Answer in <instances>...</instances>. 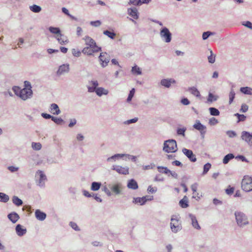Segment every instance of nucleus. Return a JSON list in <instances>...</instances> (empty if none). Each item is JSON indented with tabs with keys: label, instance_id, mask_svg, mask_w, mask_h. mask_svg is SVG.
<instances>
[{
	"label": "nucleus",
	"instance_id": "f257e3e1",
	"mask_svg": "<svg viewBox=\"0 0 252 252\" xmlns=\"http://www.w3.org/2000/svg\"><path fill=\"white\" fill-rule=\"evenodd\" d=\"M25 88L21 89L19 87L14 86L12 90L15 94L20 97L22 99L25 100L31 97L32 94V87L30 82L25 81L24 82Z\"/></svg>",
	"mask_w": 252,
	"mask_h": 252
},
{
	"label": "nucleus",
	"instance_id": "f03ea898",
	"mask_svg": "<svg viewBox=\"0 0 252 252\" xmlns=\"http://www.w3.org/2000/svg\"><path fill=\"white\" fill-rule=\"evenodd\" d=\"M178 150L177 143L173 139L168 140L164 142L163 150L166 153H175Z\"/></svg>",
	"mask_w": 252,
	"mask_h": 252
},
{
	"label": "nucleus",
	"instance_id": "7ed1b4c3",
	"mask_svg": "<svg viewBox=\"0 0 252 252\" xmlns=\"http://www.w3.org/2000/svg\"><path fill=\"white\" fill-rule=\"evenodd\" d=\"M170 227L172 232H177L181 230L182 225L179 215H173L171 219Z\"/></svg>",
	"mask_w": 252,
	"mask_h": 252
},
{
	"label": "nucleus",
	"instance_id": "20e7f679",
	"mask_svg": "<svg viewBox=\"0 0 252 252\" xmlns=\"http://www.w3.org/2000/svg\"><path fill=\"white\" fill-rule=\"evenodd\" d=\"M241 187L246 192L252 190V178L249 176H245L242 181Z\"/></svg>",
	"mask_w": 252,
	"mask_h": 252
},
{
	"label": "nucleus",
	"instance_id": "39448f33",
	"mask_svg": "<svg viewBox=\"0 0 252 252\" xmlns=\"http://www.w3.org/2000/svg\"><path fill=\"white\" fill-rule=\"evenodd\" d=\"M235 216L237 224L239 226H242L248 223L247 218L244 213L237 212H235Z\"/></svg>",
	"mask_w": 252,
	"mask_h": 252
},
{
	"label": "nucleus",
	"instance_id": "423d86ee",
	"mask_svg": "<svg viewBox=\"0 0 252 252\" xmlns=\"http://www.w3.org/2000/svg\"><path fill=\"white\" fill-rule=\"evenodd\" d=\"M160 36L162 40L167 43L170 42L172 39L171 33L166 27H164L161 29Z\"/></svg>",
	"mask_w": 252,
	"mask_h": 252
},
{
	"label": "nucleus",
	"instance_id": "0eeeda50",
	"mask_svg": "<svg viewBox=\"0 0 252 252\" xmlns=\"http://www.w3.org/2000/svg\"><path fill=\"white\" fill-rule=\"evenodd\" d=\"M193 127L196 130L200 131L202 137H204V134L206 133V127L203 125L199 120H196L195 123L193 125Z\"/></svg>",
	"mask_w": 252,
	"mask_h": 252
},
{
	"label": "nucleus",
	"instance_id": "6e6552de",
	"mask_svg": "<svg viewBox=\"0 0 252 252\" xmlns=\"http://www.w3.org/2000/svg\"><path fill=\"white\" fill-rule=\"evenodd\" d=\"M241 138L249 145H252V134L247 131H244L242 132Z\"/></svg>",
	"mask_w": 252,
	"mask_h": 252
},
{
	"label": "nucleus",
	"instance_id": "1a4fd4ad",
	"mask_svg": "<svg viewBox=\"0 0 252 252\" xmlns=\"http://www.w3.org/2000/svg\"><path fill=\"white\" fill-rule=\"evenodd\" d=\"M183 153L189 158V159L192 162H195L196 161V158L195 155L193 154L191 150L184 148L182 150Z\"/></svg>",
	"mask_w": 252,
	"mask_h": 252
},
{
	"label": "nucleus",
	"instance_id": "9d476101",
	"mask_svg": "<svg viewBox=\"0 0 252 252\" xmlns=\"http://www.w3.org/2000/svg\"><path fill=\"white\" fill-rule=\"evenodd\" d=\"M113 170H116L120 174L126 175L128 174V168L127 167H124L119 165L113 166Z\"/></svg>",
	"mask_w": 252,
	"mask_h": 252
},
{
	"label": "nucleus",
	"instance_id": "9b49d317",
	"mask_svg": "<svg viewBox=\"0 0 252 252\" xmlns=\"http://www.w3.org/2000/svg\"><path fill=\"white\" fill-rule=\"evenodd\" d=\"M127 13L129 15L134 19H137L139 17V13L136 7L128 8Z\"/></svg>",
	"mask_w": 252,
	"mask_h": 252
},
{
	"label": "nucleus",
	"instance_id": "f8f14e48",
	"mask_svg": "<svg viewBox=\"0 0 252 252\" xmlns=\"http://www.w3.org/2000/svg\"><path fill=\"white\" fill-rule=\"evenodd\" d=\"M99 59L102 63H109L110 60V55L106 52L100 53Z\"/></svg>",
	"mask_w": 252,
	"mask_h": 252
},
{
	"label": "nucleus",
	"instance_id": "ddd939ff",
	"mask_svg": "<svg viewBox=\"0 0 252 252\" xmlns=\"http://www.w3.org/2000/svg\"><path fill=\"white\" fill-rule=\"evenodd\" d=\"M83 40H85L86 44L91 48H93V47L95 46L96 43L95 41L89 36H85L83 38Z\"/></svg>",
	"mask_w": 252,
	"mask_h": 252
},
{
	"label": "nucleus",
	"instance_id": "4468645a",
	"mask_svg": "<svg viewBox=\"0 0 252 252\" xmlns=\"http://www.w3.org/2000/svg\"><path fill=\"white\" fill-rule=\"evenodd\" d=\"M147 197V196L134 198L133 202L135 204H139L140 205H142L145 204L147 200L152 199V198L148 199Z\"/></svg>",
	"mask_w": 252,
	"mask_h": 252
},
{
	"label": "nucleus",
	"instance_id": "2eb2a0df",
	"mask_svg": "<svg viewBox=\"0 0 252 252\" xmlns=\"http://www.w3.org/2000/svg\"><path fill=\"white\" fill-rule=\"evenodd\" d=\"M48 30L51 33L55 34L56 36H63L59 28L51 26L49 27Z\"/></svg>",
	"mask_w": 252,
	"mask_h": 252
},
{
	"label": "nucleus",
	"instance_id": "dca6fc26",
	"mask_svg": "<svg viewBox=\"0 0 252 252\" xmlns=\"http://www.w3.org/2000/svg\"><path fill=\"white\" fill-rule=\"evenodd\" d=\"M35 216L36 218L39 220H43L46 217V214L38 209L35 211Z\"/></svg>",
	"mask_w": 252,
	"mask_h": 252
},
{
	"label": "nucleus",
	"instance_id": "f3484780",
	"mask_svg": "<svg viewBox=\"0 0 252 252\" xmlns=\"http://www.w3.org/2000/svg\"><path fill=\"white\" fill-rule=\"evenodd\" d=\"M16 231L18 236H22L26 233L27 230L21 224H18L16 227Z\"/></svg>",
	"mask_w": 252,
	"mask_h": 252
},
{
	"label": "nucleus",
	"instance_id": "a211bd4d",
	"mask_svg": "<svg viewBox=\"0 0 252 252\" xmlns=\"http://www.w3.org/2000/svg\"><path fill=\"white\" fill-rule=\"evenodd\" d=\"M191 190L193 191V197L196 198V199H200V197L202 196L201 194L197 192V184H194L191 186Z\"/></svg>",
	"mask_w": 252,
	"mask_h": 252
},
{
	"label": "nucleus",
	"instance_id": "6ab92c4d",
	"mask_svg": "<svg viewBox=\"0 0 252 252\" xmlns=\"http://www.w3.org/2000/svg\"><path fill=\"white\" fill-rule=\"evenodd\" d=\"M50 112L54 115H58L61 112L58 105L55 103L51 105Z\"/></svg>",
	"mask_w": 252,
	"mask_h": 252
},
{
	"label": "nucleus",
	"instance_id": "aec40b11",
	"mask_svg": "<svg viewBox=\"0 0 252 252\" xmlns=\"http://www.w3.org/2000/svg\"><path fill=\"white\" fill-rule=\"evenodd\" d=\"M69 70V67L68 64H63L61 65L57 71L58 75H61L64 72H67Z\"/></svg>",
	"mask_w": 252,
	"mask_h": 252
},
{
	"label": "nucleus",
	"instance_id": "412c9836",
	"mask_svg": "<svg viewBox=\"0 0 252 252\" xmlns=\"http://www.w3.org/2000/svg\"><path fill=\"white\" fill-rule=\"evenodd\" d=\"M175 81L173 79H162L161 80L160 84L162 86H164L166 88H169L170 86L171 83H175Z\"/></svg>",
	"mask_w": 252,
	"mask_h": 252
},
{
	"label": "nucleus",
	"instance_id": "4be33fe9",
	"mask_svg": "<svg viewBox=\"0 0 252 252\" xmlns=\"http://www.w3.org/2000/svg\"><path fill=\"white\" fill-rule=\"evenodd\" d=\"M128 188L132 189H136L138 188L137 183L134 179L130 180L127 185Z\"/></svg>",
	"mask_w": 252,
	"mask_h": 252
},
{
	"label": "nucleus",
	"instance_id": "5701e85b",
	"mask_svg": "<svg viewBox=\"0 0 252 252\" xmlns=\"http://www.w3.org/2000/svg\"><path fill=\"white\" fill-rule=\"evenodd\" d=\"M8 218L13 223H15L19 219V215L15 212L9 214Z\"/></svg>",
	"mask_w": 252,
	"mask_h": 252
},
{
	"label": "nucleus",
	"instance_id": "b1692460",
	"mask_svg": "<svg viewBox=\"0 0 252 252\" xmlns=\"http://www.w3.org/2000/svg\"><path fill=\"white\" fill-rule=\"evenodd\" d=\"M95 93L98 95L101 96L102 94H107L108 91L103 88L99 87L95 89Z\"/></svg>",
	"mask_w": 252,
	"mask_h": 252
},
{
	"label": "nucleus",
	"instance_id": "393cba45",
	"mask_svg": "<svg viewBox=\"0 0 252 252\" xmlns=\"http://www.w3.org/2000/svg\"><path fill=\"white\" fill-rule=\"evenodd\" d=\"M180 206L183 208H186L188 207V201L187 197L185 196L184 198L181 199L179 202Z\"/></svg>",
	"mask_w": 252,
	"mask_h": 252
},
{
	"label": "nucleus",
	"instance_id": "a878e982",
	"mask_svg": "<svg viewBox=\"0 0 252 252\" xmlns=\"http://www.w3.org/2000/svg\"><path fill=\"white\" fill-rule=\"evenodd\" d=\"M103 33L112 39H114L116 35V34L113 31H109L108 30L104 31Z\"/></svg>",
	"mask_w": 252,
	"mask_h": 252
},
{
	"label": "nucleus",
	"instance_id": "bb28decb",
	"mask_svg": "<svg viewBox=\"0 0 252 252\" xmlns=\"http://www.w3.org/2000/svg\"><path fill=\"white\" fill-rule=\"evenodd\" d=\"M30 10L34 13H39L41 11V8L40 6L33 4L30 7Z\"/></svg>",
	"mask_w": 252,
	"mask_h": 252
},
{
	"label": "nucleus",
	"instance_id": "cd10ccee",
	"mask_svg": "<svg viewBox=\"0 0 252 252\" xmlns=\"http://www.w3.org/2000/svg\"><path fill=\"white\" fill-rule=\"evenodd\" d=\"M240 91L244 94H252V89L249 87H242L240 89Z\"/></svg>",
	"mask_w": 252,
	"mask_h": 252
},
{
	"label": "nucleus",
	"instance_id": "c85d7f7f",
	"mask_svg": "<svg viewBox=\"0 0 252 252\" xmlns=\"http://www.w3.org/2000/svg\"><path fill=\"white\" fill-rule=\"evenodd\" d=\"M157 168L158 172H159L160 173L168 174L171 172V171L166 167L158 166Z\"/></svg>",
	"mask_w": 252,
	"mask_h": 252
},
{
	"label": "nucleus",
	"instance_id": "c756f323",
	"mask_svg": "<svg viewBox=\"0 0 252 252\" xmlns=\"http://www.w3.org/2000/svg\"><path fill=\"white\" fill-rule=\"evenodd\" d=\"M12 201L13 203L17 206L22 205L23 204L22 200L16 196L13 197Z\"/></svg>",
	"mask_w": 252,
	"mask_h": 252
},
{
	"label": "nucleus",
	"instance_id": "7c9ffc66",
	"mask_svg": "<svg viewBox=\"0 0 252 252\" xmlns=\"http://www.w3.org/2000/svg\"><path fill=\"white\" fill-rule=\"evenodd\" d=\"M189 90L193 95L197 97L200 96V93L196 88L191 87L189 89Z\"/></svg>",
	"mask_w": 252,
	"mask_h": 252
},
{
	"label": "nucleus",
	"instance_id": "2f4dec72",
	"mask_svg": "<svg viewBox=\"0 0 252 252\" xmlns=\"http://www.w3.org/2000/svg\"><path fill=\"white\" fill-rule=\"evenodd\" d=\"M101 186V183L98 182H93L91 186V189L93 191L98 190Z\"/></svg>",
	"mask_w": 252,
	"mask_h": 252
},
{
	"label": "nucleus",
	"instance_id": "473e14b6",
	"mask_svg": "<svg viewBox=\"0 0 252 252\" xmlns=\"http://www.w3.org/2000/svg\"><path fill=\"white\" fill-rule=\"evenodd\" d=\"M9 199V196L6 194L0 192V201L2 202H7Z\"/></svg>",
	"mask_w": 252,
	"mask_h": 252
},
{
	"label": "nucleus",
	"instance_id": "72a5a7b5",
	"mask_svg": "<svg viewBox=\"0 0 252 252\" xmlns=\"http://www.w3.org/2000/svg\"><path fill=\"white\" fill-rule=\"evenodd\" d=\"M215 34V33L214 32H211L210 31L205 32L202 34V39L204 40H205L208 38V37L211 35H214Z\"/></svg>",
	"mask_w": 252,
	"mask_h": 252
},
{
	"label": "nucleus",
	"instance_id": "f704fd0d",
	"mask_svg": "<svg viewBox=\"0 0 252 252\" xmlns=\"http://www.w3.org/2000/svg\"><path fill=\"white\" fill-rule=\"evenodd\" d=\"M38 173L40 176L39 184L40 185H42L44 184V181L46 180V177L42 171H38Z\"/></svg>",
	"mask_w": 252,
	"mask_h": 252
},
{
	"label": "nucleus",
	"instance_id": "c9c22d12",
	"mask_svg": "<svg viewBox=\"0 0 252 252\" xmlns=\"http://www.w3.org/2000/svg\"><path fill=\"white\" fill-rule=\"evenodd\" d=\"M234 156L232 154H229L226 155L223 159V163L224 164L227 163L230 159L233 158Z\"/></svg>",
	"mask_w": 252,
	"mask_h": 252
},
{
	"label": "nucleus",
	"instance_id": "e433bc0d",
	"mask_svg": "<svg viewBox=\"0 0 252 252\" xmlns=\"http://www.w3.org/2000/svg\"><path fill=\"white\" fill-rule=\"evenodd\" d=\"M132 72L133 74L135 75H140L141 74V70L139 67L137 65H135L132 68Z\"/></svg>",
	"mask_w": 252,
	"mask_h": 252
},
{
	"label": "nucleus",
	"instance_id": "4c0bfd02",
	"mask_svg": "<svg viewBox=\"0 0 252 252\" xmlns=\"http://www.w3.org/2000/svg\"><path fill=\"white\" fill-rule=\"evenodd\" d=\"M82 53L84 54H87L88 55H92L93 53V51L92 50V48L90 46H88L85 47L83 50Z\"/></svg>",
	"mask_w": 252,
	"mask_h": 252
},
{
	"label": "nucleus",
	"instance_id": "58836bf2",
	"mask_svg": "<svg viewBox=\"0 0 252 252\" xmlns=\"http://www.w3.org/2000/svg\"><path fill=\"white\" fill-rule=\"evenodd\" d=\"M191 221L192 226L197 229H200V227L198 223L197 220L195 217H191Z\"/></svg>",
	"mask_w": 252,
	"mask_h": 252
},
{
	"label": "nucleus",
	"instance_id": "ea45409f",
	"mask_svg": "<svg viewBox=\"0 0 252 252\" xmlns=\"http://www.w3.org/2000/svg\"><path fill=\"white\" fill-rule=\"evenodd\" d=\"M209 111L212 116H218L220 114L219 111L215 108L211 107L209 108Z\"/></svg>",
	"mask_w": 252,
	"mask_h": 252
},
{
	"label": "nucleus",
	"instance_id": "a19ab883",
	"mask_svg": "<svg viewBox=\"0 0 252 252\" xmlns=\"http://www.w3.org/2000/svg\"><path fill=\"white\" fill-rule=\"evenodd\" d=\"M120 189V186L119 185H115L112 188L111 190L116 194H119L121 191Z\"/></svg>",
	"mask_w": 252,
	"mask_h": 252
},
{
	"label": "nucleus",
	"instance_id": "79ce46f5",
	"mask_svg": "<svg viewBox=\"0 0 252 252\" xmlns=\"http://www.w3.org/2000/svg\"><path fill=\"white\" fill-rule=\"evenodd\" d=\"M32 148L35 150H39L41 149L42 146L40 143L32 142Z\"/></svg>",
	"mask_w": 252,
	"mask_h": 252
},
{
	"label": "nucleus",
	"instance_id": "37998d69",
	"mask_svg": "<svg viewBox=\"0 0 252 252\" xmlns=\"http://www.w3.org/2000/svg\"><path fill=\"white\" fill-rule=\"evenodd\" d=\"M55 38L57 39V40L58 41L59 43L61 45H64L66 43L68 42L67 40H64L62 38V36H55Z\"/></svg>",
	"mask_w": 252,
	"mask_h": 252
},
{
	"label": "nucleus",
	"instance_id": "c03bdc74",
	"mask_svg": "<svg viewBox=\"0 0 252 252\" xmlns=\"http://www.w3.org/2000/svg\"><path fill=\"white\" fill-rule=\"evenodd\" d=\"M235 93L234 91L233 90H231V91H230V92L229 93V104H231L233 102V99L235 98Z\"/></svg>",
	"mask_w": 252,
	"mask_h": 252
},
{
	"label": "nucleus",
	"instance_id": "a18cd8bd",
	"mask_svg": "<svg viewBox=\"0 0 252 252\" xmlns=\"http://www.w3.org/2000/svg\"><path fill=\"white\" fill-rule=\"evenodd\" d=\"M211 55L208 57V62L209 63H214L215 62V56H214L213 52L210 50Z\"/></svg>",
	"mask_w": 252,
	"mask_h": 252
},
{
	"label": "nucleus",
	"instance_id": "49530a36",
	"mask_svg": "<svg viewBox=\"0 0 252 252\" xmlns=\"http://www.w3.org/2000/svg\"><path fill=\"white\" fill-rule=\"evenodd\" d=\"M135 93V89L134 88L132 89L130 91L129 94H128V97L127 98V101L129 102L131 100Z\"/></svg>",
	"mask_w": 252,
	"mask_h": 252
},
{
	"label": "nucleus",
	"instance_id": "de8ad7c7",
	"mask_svg": "<svg viewBox=\"0 0 252 252\" xmlns=\"http://www.w3.org/2000/svg\"><path fill=\"white\" fill-rule=\"evenodd\" d=\"M211 167V165L209 163H207L204 165L203 174H206L208 172Z\"/></svg>",
	"mask_w": 252,
	"mask_h": 252
},
{
	"label": "nucleus",
	"instance_id": "09e8293b",
	"mask_svg": "<svg viewBox=\"0 0 252 252\" xmlns=\"http://www.w3.org/2000/svg\"><path fill=\"white\" fill-rule=\"evenodd\" d=\"M235 115L237 117L238 119V122L244 121L246 119V117L243 114H239L238 113H236L235 114Z\"/></svg>",
	"mask_w": 252,
	"mask_h": 252
},
{
	"label": "nucleus",
	"instance_id": "8fccbe9b",
	"mask_svg": "<svg viewBox=\"0 0 252 252\" xmlns=\"http://www.w3.org/2000/svg\"><path fill=\"white\" fill-rule=\"evenodd\" d=\"M101 24V22L99 20H96L95 21H91L90 22V25L92 26L95 27H99Z\"/></svg>",
	"mask_w": 252,
	"mask_h": 252
},
{
	"label": "nucleus",
	"instance_id": "3c124183",
	"mask_svg": "<svg viewBox=\"0 0 252 252\" xmlns=\"http://www.w3.org/2000/svg\"><path fill=\"white\" fill-rule=\"evenodd\" d=\"M52 120L57 124H61L63 122V120L61 118H57L55 117H52Z\"/></svg>",
	"mask_w": 252,
	"mask_h": 252
},
{
	"label": "nucleus",
	"instance_id": "603ef678",
	"mask_svg": "<svg viewBox=\"0 0 252 252\" xmlns=\"http://www.w3.org/2000/svg\"><path fill=\"white\" fill-rule=\"evenodd\" d=\"M128 4L134 5H140V0H129Z\"/></svg>",
	"mask_w": 252,
	"mask_h": 252
},
{
	"label": "nucleus",
	"instance_id": "864d4df0",
	"mask_svg": "<svg viewBox=\"0 0 252 252\" xmlns=\"http://www.w3.org/2000/svg\"><path fill=\"white\" fill-rule=\"evenodd\" d=\"M242 25L245 27H246L247 28L251 29V30H252V23L250 22V21H246V22H244L243 23H242Z\"/></svg>",
	"mask_w": 252,
	"mask_h": 252
},
{
	"label": "nucleus",
	"instance_id": "5fc2aeb1",
	"mask_svg": "<svg viewBox=\"0 0 252 252\" xmlns=\"http://www.w3.org/2000/svg\"><path fill=\"white\" fill-rule=\"evenodd\" d=\"M234 191V188L229 186V187L225 189V192L227 194H232Z\"/></svg>",
	"mask_w": 252,
	"mask_h": 252
},
{
	"label": "nucleus",
	"instance_id": "6e6d98bb",
	"mask_svg": "<svg viewBox=\"0 0 252 252\" xmlns=\"http://www.w3.org/2000/svg\"><path fill=\"white\" fill-rule=\"evenodd\" d=\"M147 190L149 192L153 193L157 190V188L156 187H153L152 186H149Z\"/></svg>",
	"mask_w": 252,
	"mask_h": 252
},
{
	"label": "nucleus",
	"instance_id": "4d7b16f0",
	"mask_svg": "<svg viewBox=\"0 0 252 252\" xmlns=\"http://www.w3.org/2000/svg\"><path fill=\"white\" fill-rule=\"evenodd\" d=\"M72 52L73 56L75 57H79L81 55V52L79 50L75 49H72Z\"/></svg>",
	"mask_w": 252,
	"mask_h": 252
},
{
	"label": "nucleus",
	"instance_id": "13d9d810",
	"mask_svg": "<svg viewBox=\"0 0 252 252\" xmlns=\"http://www.w3.org/2000/svg\"><path fill=\"white\" fill-rule=\"evenodd\" d=\"M248 110V106L246 104H243L241 106L240 111L242 112H246Z\"/></svg>",
	"mask_w": 252,
	"mask_h": 252
},
{
	"label": "nucleus",
	"instance_id": "bf43d9fd",
	"mask_svg": "<svg viewBox=\"0 0 252 252\" xmlns=\"http://www.w3.org/2000/svg\"><path fill=\"white\" fill-rule=\"evenodd\" d=\"M218 123V120L215 118H212L209 120V124L211 125H215Z\"/></svg>",
	"mask_w": 252,
	"mask_h": 252
},
{
	"label": "nucleus",
	"instance_id": "052dcab7",
	"mask_svg": "<svg viewBox=\"0 0 252 252\" xmlns=\"http://www.w3.org/2000/svg\"><path fill=\"white\" fill-rule=\"evenodd\" d=\"M185 131H186V128H178L177 130V133L179 135H183L184 136Z\"/></svg>",
	"mask_w": 252,
	"mask_h": 252
},
{
	"label": "nucleus",
	"instance_id": "680f3d73",
	"mask_svg": "<svg viewBox=\"0 0 252 252\" xmlns=\"http://www.w3.org/2000/svg\"><path fill=\"white\" fill-rule=\"evenodd\" d=\"M92 50L93 51V53L98 52L101 51V48L98 47L95 44V46L92 48Z\"/></svg>",
	"mask_w": 252,
	"mask_h": 252
},
{
	"label": "nucleus",
	"instance_id": "e2e57ef3",
	"mask_svg": "<svg viewBox=\"0 0 252 252\" xmlns=\"http://www.w3.org/2000/svg\"><path fill=\"white\" fill-rule=\"evenodd\" d=\"M70 225L71 227L75 230H79V228L77 224L74 222H70Z\"/></svg>",
	"mask_w": 252,
	"mask_h": 252
},
{
	"label": "nucleus",
	"instance_id": "0e129e2a",
	"mask_svg": "<svg viewBox=\"0 0 252 252\" xmlns=\"http://www.w3.org/2000/svg\"><path fill=\"white\" fill-rule=\"evenodd\" d=\"M8 169H9V171H10L12 172L17 171L18 170V167L13 166H9L8 167Z\"/></svg>",
	"mask_w": 252,
	"mask_h": 252
},
{
	"label": "nucleus",
	"instance_id": "69168bd1",
	"mask_svg": "<svg viewBox=\"0 0 252 252\" xmlns=\"http://www.w3.org/2000/svg\"><path fill=\"white\" fill-rule=\"evenodd\" d=\"M216 100V99L214 98V96L213 95V94L211 93H210L208 95V100L209 101L212 102Z\"/></svg>",
	"mask_w": 252,
	"mask_h": 252
},
{
	"label": "nucleus",
	"instance_id": "338daca9",
	"mask_svg": "<svg viewBox=\"0 0 252 252\" xmlns=\"http://www.w3.org/2000/svg\"><path fill=\"white\" fill-rule=\"evenodd\" d=\"M172 164L174 165H176V166H178L182 167L183 166V164H182V163L180 161H178V160L173 161L172 162Z\"/></svg>",
	"mask_w": 252,
	"mask_h": 252
},
{
	"label": "nucleus",
	"instance_id": "774afa93",
	"mask_svg": "<svg viewBox=\"0 0 252 252\" xmlns=\"http://www.w3.org/2000/svg\"><path fill=\"white\" fill-rule=\"evenodd\" d=\"M181 102L184 105H186L189 104V101L186 98H184L182 99L181 100Z\"/></svg>",
	"mask_w": 252,
	"mask_h": 252
}]
</instances>
